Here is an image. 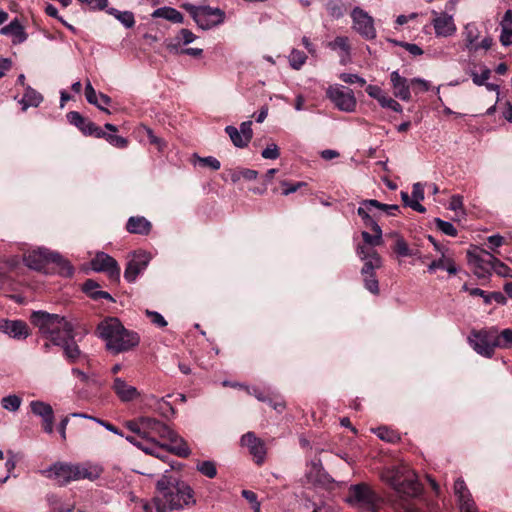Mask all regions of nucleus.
I'll list each match as a JSON object with an SVG mask.
<instances>
[{"label":"nucleus","mask_w":512,"mask_h":512,"mask_svg":"<svg viewBox=\"0 0 512 512\" xmlns=\"http://www.w3.org/2000/svg\"><path fill=\"white\" fill-rule=\"evenodd\" d=\"M31 323L53 345L63 348L64 355L69 362L74 363L79 359L81 351L74 338L73 326L64 317L58 314L36 311L31 315Z\"/></svg>","instance_id":"nucleus-1"},{"label":"nucleus","mask_w":512,"mask_h":512,"mask_svg":"<svg viewBox=\"0 0 512 512\" xmlns=\"http://www.w3.org/2000/svg\"><path fill=\"white\" fill-rule=\"evenodd\" d=\"M158 494L153 499V504L143 503L145 512H166L181 510L186 506L194 505V491L185 482L164 474L157 481Z\"/></svg>","instance_id":"nucleus-2"},{"label":"nucleus","mask_w":512,"mask_h":512,"mask_svg":"<svg viewBox=\"0 0 512 512\" xmlns=\"http://www.w3.org/2000/svg\"><path fill=\"white\" fill-rule=\"evenodd\" d=\"M97 332L105 340L107 349L114 353L127 351L139 343L137 333L125 329L121 322L114 317L101 321L97 326Z\"/></svg>","instance_id":"nucleus-3"},{"label":"nucleus","mask_w":512,"mask_h":512,"mask_svg":"<svg viewBox=\"0 0 512 512\" xmlns=\"http://www.w3.org/2000/svg\"><path fill=\"white\" fill-rule=\"evenodd\" d=\"M27 267L37 271L47 272L50 264L55 265L60 275L70 277L74 273L73 267L60 254L45 248H38L26 254L23 258Z\"/></svg>","instance_id":"nucleus-4"},{"label":"nucleus","mask_w":512,"mask_h":512,"mask_svg":"<svg viewBox=\"0 0 512 512\" xmlns=\"http://www.w3.org/2000/svg\"><path fill=\"white\" fill-rule=\"evenodd\" d=\"M347 501L353 507L365 512H376L381 504V498L364 483L352 485L349 488Z\"/></svg>","instance_id":"nucleus-5"},{"label":"nucleus","mask_w":512,"mask_h":512,"mask_svg":"<svg viewBox=\"0 0 512 512\" xmlns=\"http://www.w3.org/2000/svg\"><path fill=\"white\" fill-rule=\"evenodd\" d=\"M183 7L190 13L196 24L204 30L219 25L225 17V13L218 8L194 6L192 4H184Z\"/></svg>","instance_id":"nucleus-6"},{"label":"nucleus","mask_w":512,"mask_h":512,"mask_svg":"<svg viewBox=\"0 0 512 512\" xmlns=\"http://www.w3.org/2000/svg\"><path fill=\"white\" fill-rule=\"evenodd\" d=\"M468 342L481 356L491 358L494 355L491 327L473 330L468 337Z\"/></svg>","instance_id":"nucleus-7"},{"label":"nucleus","mask_w":512,"mask_h":512,"mask_svg":"<svg viewBox=\"0 0 512 512\" xmlns=\"http://www.w3.org/2000/svg\"><path fill=\"white\" fill-rule=\"evenodd\" d=\"M326 95L339 110L344 112L355 111L357 101L351 89L343 86H330Z\"/></svg>","instance_id":"nucleus-8"},{"label":"nucleus","mask_w":512,"mask_h":512,"mask_svg":"<svg viewBox=\"0 0 512 512\" xmlns=\"http://www.w3.org/2000/svg\"><path fill=\"white\" fill-rule=\"evenodd\" d=\"M352 28L366 40L376 37L374 19L360 7H355L351 12Z\"/></svg>","instance_id":"nucleus-9"},{"label":"nucleus","mask_w":512,"mask_h":512,"mask_svg":"<svg viewBox=\"0 0 512 512\" xmlns=\"http://www.w3.org/2000/svg\"><path fill=\"white\" fill-rule=\"evenodd\" d=\"M92 269L96 272H104L112 282L120 280V267L117 261L104 252H98L91 260Z\"/></svg>","instance_id":"nucleus-10"},{"label":"nucleus","mask_w":512,"mask_h":512,"mask_svg":"<svg viewBox=\"0 0 512 512\" xmlns=\"http://www.w3.org/2000/svg\"><path fill=\"white\" fill-rule=\"evenodd\" d=\"M150 255L144 251L134 252L128 260L124 271V278L128 282H134L139 274H141L148 266Z\"/></svg>","instance_id":"nucleus-11"},{"label":"nucleus","mask_w":512,"mask_h":512,"mask_svg":"<svg viewBox=\"0 0 512 512\" xmlns=\"http://www.w3.org/2000/svg\"><path fill=\"white\" fill-rule=\"evenodd\" d=\"M144 440L167 439L172 435V429L165 423L151 417H144Z\"/></svg>","instance_id":"nucleus-12"},{"label":"nucleus","mask_w":512,"mask_h":512,"mask_svg":"<svg viewBox=\"0 0 512 512\" xmlns=\"http://www.w3.org/2000/svg\"><path fill=\"white\" fill-rule=\"evenodd\" d=\"M241 444L248 448L257 465H261L264 462L266 456L265 443L255 433L247 432L244 434L241 438Z\"/></svg>","instance_id":"nucleus-13"},{"label":"nucleus","mask_w":512,"mask_h":512,"mask_svg":"<svg viewBox=\"0 0 512 512\" xmlns=\"http://www.w3.org/2000/svg\"><path fill=\"white\" fill-rule=\"evenodd\" d=\"M357 254L362 260L365 261L361 273L363 275H375V269H378L382 265V259L380 255L372 248H368L364 245L357 247Z\"/></svg>","instance_id":"nucleus-14"},{"label":"nucleus","mask_w":512,"mask_h":512,"mask_svg":"<svg viewBox=\"0 0 512 512\" xmlns=\"http://www.w3.org/2000/svg\"><path fill=\"white\" fill-rule=\"evenodd\" d=\"M30 408L34 415L42 418L44 431L51 434L53 432L54 425V412L52 406L46 402L36 400L30 402Z\"/></svg>","instance_id":"nucleus-15"},{"label":"nucleus","mask_w":512,"mask_h":512,"mask_svg":"<svg viewBox=\"0 0 512 512\" xmlns=\"http://www.w3.org/2000/svg\"><path fill=\"white\" fill-rule=\"evenodd\" d=\"M454 493L457 496L461 512H477L475 502L463 479L458 478L455 481Z\"/></svg>","instance_id":"nucleus-16"},{"label":"nucleus","mask_w":512,"mask_h":512,"mask_svg":"<svg viewBox=\"0 0 512 512\" xmlns=\"http://www.w3.org/2000/svg\"><path fill=\"white\" fill-rule=\"evenodd\" d=\"M74 480L94 481L100 477L103 472V468L99 464L84 462L73 464Z\"/></svg>","instance_id":"nucleus-17"},{"label":"nucleus","mask_w":512,"mask_h":512,"mask_svg":"<svg viewBox=\"0 0 512 512\" xmlns=\"http://www.w3.org/2000/svg\"><path fill=\"white\" fill-rule=\"evenodd\" d=\"M111 389L122 402H131L140 396L136 387L129 385L124 379L115 377Z\"/></svg>","instance_id":"nucleus-18"},{"label":"nucleus","mask_w":512,"mask_h":512,"mask_svg":"<svg viewBox=\"0 0 512 512\" xmlns=\"http://www.w3.org/2000/svg\"><path fill=\"white\" fill-rule=\"evenodd\" d=\"M47 477L54 479L59 485H66L74 480L73 464L56 463L48 471Z\"/></svg>","instance_id":"nucleus-19"},{"label":"nucleus","mask_w":512,"mask_h":512,"mask_svg":"<svg viewBox=\"0 0 512 512\" xmlns=\"http://www.w3.org/2000/svg\"><path fill=\"white\" fill-rule=\"evenodd\" d=\"M435 18L432 20V24L435 29L437 36L448 37L455 33L456 26L451 15L447 13H440L433 11Z\"/></svg>","instance_id":"nucleus-20"},{"label":"nucleus","mask_w":512,"mask_h":512,"mask_svg":"<svg viewBox=\"0 0 512 512\" xmlns=\"http://www.w3.org/2000/svg\"><path fill=\"white\" fill-rule=\"evenodd\" d=\"M390 80L394 96L402 101H409L411 99L410 82L398 71H393L390 74Z\"/></svg>","instance_id":"nucleus-21"},{"label":"nucleus","mask_w":512,"mask_h":512,"mask_svg":"<svg viewBox=\"0 0 512 512\" xmlns=\"http://www.w3.org/2000/svg\"><path fill=\"white\" fill-rule=\"evenodd\" d=\"M412 472L413 471L407 465L401 464L386 469L383 472L382 477L389 485L395 488L399 487L402 481H404V479Z\"/></svg>","instance_id":"nucleus-22"},{"label":"nucleus","mask_w":512,"mask_h":512,"mask_svg":"<svg viewBox=\"0 0 512 512\" xmlns=\"http://www.w3.org/2000/svg\"><path fill=\"white\" fill-rule=\"evenodd\" d=\"M398 493L407 497H416L421 493V484L416 479L414 472L409 474L399 487L394 488Z\"/></svg>","instance_id":"nucleus-23"},{"label":"nucleus","mask_w":512,"mask_h":512,"mask_svg":"<svg viewBox=\"0 0 512 512\" xmlns=\"http://www.w3.org/2000/svg\"><path fill=\"white\" fill-rule=\"evenodd\" d=\"M494 350L512 348V329L506 328L500 331L497 327H491Z\"/></svg>","instance_id":"nucleus-24"},{"label":"nucleus","mask_w":512,"mask_h":512,"mask_svg":"<svg viewBox=\"0 0 512 512\" xmlns=\"http://www.w3.org/2000/svg\"><path fill=\"white\" fill-rule=\"evenodd\" d=\"M152 225L143 216H132L128 219L126 229L129 233L148 235L151 231Z\"/></svg>","instance_id":"nucleus-25"},{"label":"nucleus","mask_w":512,"mask_h":512,"mask_svg":"<svg viewBox=\"0 0 512 512\" xmlns=\"http://www.w3.org/2000/svg\"><path fill=\"white\" fill-rule=\"evenodd\" d=\"M0 34L12 36L13 43L15 44L22 43L27 39V34L24 31V27L21 25L18 19H14L8 25L2 27Z\"/></svg>","instance_id":"nucleus-26"},{"label":"nucleus","mask_w":512,"mask_h":512,"mask_svg":"<svg viewBox=\"0 0 512 512\" xmlns=\"http://www.w3.org/2000/svg\"><path fill=\"white\" fill-rule=\"evenodd\" d=\"M167 440L170 441V445L166 446L167 450H169L171 453L186 458L190 455L191 451L189 449L188 444L184 441L183 438L179 437L173 430L171 437H168Z\"/></svg>","instance_id":"nucleus-27"},{"label":"nucleus","mask_w":512,"mask_h":512,"mask_svg":"<svg viewBox=\"0 0 512 512\" xmlns=\"http://www.w3.org/2000/svg\"><path fill=\"white\" fill-rule=\"evenodd\" d=\"M42 101L43 96L41 93L31 86H25L23 97L19 103L22 105V111H26L29 107H38Z\"/></svg>","instance_id":"nucleus-28"},{"label":"nucleus","mask_w":512,"mask_h":512,"mask_svg":"<svg viewBox=\"0 0 512 512\" xmlns=\"http://www.w3.org/2000/svg\"><path fill=\"white\" fill-rule=\"evenodd\" d=\"M100 285L92 280L87 279L83 284V291L93 300H99V299H107L109 301H114L113 297L105 291L99 290Z\"/></svg>","instance_id":"nucleus-29"},{"label":"nucleus","mask_w":512,"mask_h":512,"mask_svg":"<svg viewBox=\"0 0 512 512\" xmlns=\"http://www.w3.org/2000/svg\"><path fill=\"white\" fill-rule=\"evenodd\" d=\"M20 264L18 256H9L0 258V282H4L9 273L16 269Z\"/></svg>","instance_id":"nucleus-30"},{"label":"nucleus","mask_w":512,"mask_h":512,"mask_svg":"<svg viewBox=\"0 0 512 512\" xmlns=\"http://www.w3.org/2000/svg\"><path fill=\"white\" fill-rule=\"evenodd\" d=\"M470 295L482 297L485 304H490L492 301H495L498 304L504 305L507 302L506 297L501 292L486 293L480 288L471 289Z\"/></svg>","instance_id":"nucleus-31"},{"label":"nucleus","mask_w":512,"mask_h":512,"mask_svg":"<svg viewBox=\"0 0 512 512\" xmlns=\"http://www.w3.org/2000/svg\"><path fill=\"white\" fill-rule=\"evenodd\" d=\"M373 231V234H370L366 231H363L361 233V236L364 241V246L369 245L373 249L375 246H379L382 244V229L379 225H374L370 227Z\"/></svg>","instance_id":"nucleus-32"},{"label":"nucleus","mask_w":512,"mask_h":512,"mask_svg":"<svg viewBox=\"0 0 512 512\" xmlns=\"http://www.w3.org/2000/svg\"><path fill=\"white\" fill-rule=\"evenodd\" d=\"M492 263V270L499 276L512 278V269L489 252H485Z\"/></svg>","instance_id":"nucleus-33"},{"label":"nucleus","mask_w":512,"mask_h":512,"mask_svg":"<svg viewBox=\"0 0 512 512\" xmlns=\"http://www.w3.org/2000/svg\"><path fill=\"white\" fill-rule=\"evenodd\" d=\"M225 132L229 135L232 143L238 148L246 147L251 139L243 135L239 130L234 126H227L225 128Z\"/></svg>","instance_id":"nucleus-34"},{"label":"nucleus","mask_w":512,"mask_h":512,"mask_svg":"<svg viewBox=\"0 0 512 512\" xmlns=\"http://www.w3.org/2000/svg\"><path fill=\"white\" fill-rule=\"evenodd\" d=\"M68 121L76 126L83 134H87V132H90L88 127L89 124H92V121L87 120L84 118L79 112L77 111H71L67 114Z\"/></svg>","instance_id":"nucleus-35"},{"label":"nucleus","mask_w":512,"mask_h":512,"mask_svg":"<svg viewBox=\"0 0 512 512\" xmlns=\"http://www.w3.org/2000/svg\"><path fill=\"white\" fill-rule=\"evenodd\" d=\"M8 335L16 339H25L29 335L27 324L20 320H11Z\"/></svg>","instance_id":"nucleus-36"},{"label":"nucleus","mask_w":512,"mask_h":512,"mask_svg":"<svg viewBox=\"0 0 512 512\" xmlns=\"http://www.w3.org/2000/svg\"><path fill=\"white\" fill-rule=\"evenodd\" d=\"M153 16L162 17L173 23H181L183 21V15L178 10L170 7L157 9Z\"/></svg>","instance_id":"nucleus-37"},{"label":"nucleus","mask_w":512,"mask_h":512,"mask_svg":"<svg viewBox=\"0 0 512 512\" xmlns=\"http://www.w3.org/2000/svg\"><path fill=\"white\" fill-rule=\"evenodd\" d=\"M369 200H363L361 203H360V206L358 207L357 209V214L362 218L364 224L367 226V227H372L374 225H378L376 220L369 215V211H371L373 207V205H369L367 204Z\"/></svg>","instance_id":"nucleus-38"},{"label":"nucleus","mask_w":512,"mask_h":512,"mask_svg":"<svg viewBox=\"0 0 512 512\" xmlns=\"http://www.w3.org/2000/svg\"><path fill=\"white\" fill-rule=\"evenodd\" d=\"M485 252L486 251H483L482 255L476 256L474 259L476 268L480 270L475 271V274L478 277H483L486 273H489L490 270H492V263L489 262V257Z\"/></svg>","instance_id":"nucleus-39"},{"label":"nucleus","mask_w":512,"mask_h":512,"mask_svg":"<svg viewBox=\"0 0 512 512\" xmlns=\"http://www.w3.org/2000/svg\"><path fill=\"white\" fill-rule=\"evenodd\" d=\"M164 447L165 445H160L157 440H146V442L141 441L140 446L138 448L145 452L146 454L153 455L157 458L163 459L159 451Z\"/></svg>","instance_id":"nucleus-40"},{"label":"nucleus","mask_w":512,"mask_h":512,"mask_svg":"<svg viewBox=\"0 0 512 512\" xmlns=\"http://www.w3.org/2000/svg\"><path fill=\"white\" fill-rule=\"evenodd\" d=\"M307 55L298 49H292L288 56V61L294 70H300L302 66L306 63Z\"/></svg>","instance_id":"nucleus-41"},{"label":"nucleus","mask_w":512,"mask_h":512,"mask_svg":"<svg viewBox=\"0 0 512 512\" xmlns=\"http://www.w3.org/2000/svg\"><path fill=\"white\" fill-rule=\"evenodd\" d=\"M375 433L381 440L388 443H396L400 440V435L396 431L385 426L377 428Z\"/></svg>","instance_id":"nucleus-42"},{"label":"nucleus","mask_w":512,"mask_h":512,"mask_svg":"<svg viewBox=\"0 0 512 512\" xmlns=\"http://www.w3.org/2000/svg\"><path fill=\"white\" fill-rule=\"evenodd\" d=\"M393 250L401 257H407L414 255L413 250L408 247L407 242L401 236H396V240L393 246Z\"/></svg>","instance_id":"nucleus-43"},{"label":"nucleus","mask_w":512,"mask_h":512,"mask_svg":"<svg viewBox=\"0 0 512 512\" xmlns=\"http://www.w3.org/2000/svg\"><path fill=\"white\" fill-rule=\"evenodd\" d=\"M85 97H86V100L90 104L95 105L98 109H100L108 114L110 113V111L108 109L104 108L99 103L97 93L89 81L86 83V86H85Z\"/></svg>","instance_id":"nucleus-44"},{"label":"nucleus","mask_w":512,"mask_h":512,"mask_svg":"<svg viewBox=\"0 0 512 512\" xmlns=\"http://www.w3.org/2000/svg\"><path fill=\"white\" fill-rule=\"evenodd\" d=\"M22 403V400L17 395H8L3 397L1 400V405L5 410L16 412Z\"/></svg>","instance_id":"nucleus-45"},{"label":"nucleus","mask_w":512,"mask_h":512,"mask_svg":"<svg viewBox=\"0 0 512 512\" xmlns=\"http://www.w3.org/2000/svg\"><path fill=\"white\" fill-rule=\"evenodd\" d=\"M197 470L208 478H214L217 475V468L213 461H202L196 466Z\"/></svg>","instance_id":"nucleus-46"},{"label":"nucleus","mask_w":512,"mask_h":512,"mask_svg":"<svg viewBox=\"0 0 512 512\" xmlns=\"http://www.w3.org/2000/svg\"><path fill=\"white\" fill-rule=\"evenodd\" d=\"M434 223L436 225V228L440 230L445 235L455 237L457 236V229L453 226L452 223L448 221H444L440 218H435Z\"/></svg>","instance_id":"nucleus-47"},{"label":"nucleus","mask_w":512,"mask_h":512,"mask_svg":"<svg viewBox=\"0 0 512 512\" xmlns=\"http://www.w3.org/2000/svg\"><path fill=\"white\" fill-rule=\"evenodd\" d=\"M111 14H114L116 16V18L126 27V28H131L134 23H135V20H134V15L132 12H129V11H125V12H119L115 9H112V11L110 12Z\"/></svg>","instance_id":"nucleus-48"},{"label":"nucleus","mask_w":512,"mask_h":512,"mask_svg":"<svg viewBox=\"0 0 512 512\" xmlns=\"http://www.w3.org/2000/svg\"><path fill=\"white\" fill-rule=\"evenodd\" d=\"M329 47L333 50L340 49L348 55L350 53L349 38L345 36H338L329 43Z\"/></svg>","instance_id":"nucleus-49"},{"label":"nucleus","mask_w":512,"mask_h":512,"mask_svg":"<svg viewBox=\"0 0 512 512\" xmlns=\"http://www.w3.org/2000/svg\"><path fill=\"white\" fill-rule=\"evenodd\" d=\"M72 416L92 419V420L96 421L97 423H99L100 425H102L103 427H105L108 431H110L116 435L123 436L122 432L116 426H114L113 424H111L107 421L97 419V418H94L91 416H87L86 414H82V413H73Z\"/></svg>","instance_id":"nucleus-50"},{"label":"nucleus","mask_w":512,"mask_h":512,"mask_svg":"<svg viewBox=\"0 0 512 512\" xmlns=\"http://www.w3.org/2000/svg\"><path fill=\"white\" fill-rule=\"evenodd\" d=\"M365 288L374 295L379 294V282L375 275H363Z\"/></svg>","instance_id":"nucleus-51"},{"label":"nucleus","mask_w":512,"mask_h":512,"mask_svg":"<svg viewBox=\"0 0 512 512\" xmlns=\"http://www.w3.org/2000/svg\"><path fill=\"white\" fill-rule=\"evenodd\" d=\"M144 417H140L137 420H131L126 422V427L133 433L139 435L142 439H144V429H143Z\"/></svg>","instance_id":"nucleus-52"},{"label":"nucleus","mask_w":512,"mask_h":512,"mask_svg":"<svg viewBox=\"0 0 512 512\" xmlns=\"http://www.w3.org/2000/svg\"><path fill=\"white\" fill-rule=\"evenodd\" d=\"M367 204L373 205L374 208L380 209V210L386 212L388 215H392V216L395 215V211L399 210L398 205L383 204L374 199H369Z\"/></svg>","instance_id":"nucleus-53"},{"label":"nucleus","mask_w":512,"mask_h":512,"mask_svg":"<svg viewBox=\"0 0 512 512\" xmlns=\"http://www.w3.org/2000/svg\"><path fill=\"white\" fill-rule=\"evenodd\" d=\"M383 108H389L395 112H402V106L393 98L389 97L388 95H385L380 99L379 103Z\"/></svg>","instance_id":"nucleus-54"},{"label":"nucleus","mask_w":512,"mask_h":512,"mask_svg":"<svg viewBox=\"0 0 512 512\" xmlns=\"http://www.w3.org/2000/svg\"><path fill=\"white\" fill-rule=\"evenodd\" d=\"M340 79L347 83V84H359L360 86H364L366 84V80L362 77H360L357 74H351V73H342L340 75Z\"/></svg>","instance_id":"nucleus-55"},{"label":"nucleus","mask_w":512,"mask_h":512,"mask_svg":"<svg viewBox=\"0 0 512 512\" xmlns=\"http://www.w3.org/2000/svg\"><path fill=\"white\" fill-rule=\"evenodd\" d=\"M106 141L117 148H125L128 145L126 138L111 133H108Z\"/></svg>","instance_id":"nucleus-56"},{"label":"nucleus","mask_w":512,"mask_h":512,"mask_svg":"<svg viewBox=\"0 0 512 512\" xmlns=\"http://www.w3.org/2000/svg\"><path fill=\"white\" fill-rule=\"evenodd\" d=\"M146 315L150 318L151 322L154 325L161 327V328L167 326V321L164 319V317L160 313L155 312V311L146 310Z\"/></svg>","instance_id":"nucleus-57"},{"label":"nucleus","mask_w":512,"mask_h":512,"mask_svg":"<svg viewBox=\"0 0 512 512\" xmlns=\"http://www.w3.org/2000/svg\"><path fill=\"white\" fill-rule=\"evenodd\" d=\"M248 393L253 395L257 400L261 402H266L268 404H272V398L265 394V392L259 387H253L248 389Z\"/></svg>","instance_id":"nucleus-58"},{"label":"nucleus","mask_w":512,"mask_h":512,"mask_svg":"<svg viewBox=\"0 0 512 512\" xmlns=\"http://www.w3.org/2000/svg\"><path fill=\"white\" fill-rule=\"evenodd\" d=\"M499 40L505 47L512 45V28L501 27V35Z\"/></svg>","instance_id":"nucleus-59"},{"label":"nucleus","mask_w":512,"mask_h":512,"mask_svg":"<svg viewBox=\"0 0 512 512\" xmlns=\"http://www.w3.org/2000/svg\"><path fill=\"white\" fill-rule=\"evenodd\" d=\"M281 185L284 187L283 195H289L298 191L301 187L306 186L305 182H297L290 184L287 181H282Z\"/></svg>","instance_id":"nucleus-60"},{"label":"nucleus","mask_w":512,"mask_h":512,"mask_svg":"<svg viewBox=\"0 0 512 512\" xmlns=\"http://www.w3.org/2000/svg\"><path fill=\"white\" fill-rule=\"evenodd\" d=\"M265 159H277L279 157V149L276 144L268 145L261 153Z\"/></svg>","instance_id":"nucleus-61"},{"label":"nucleus","mask_w":512,"mask_h":512,"mask_svg":"<svg viewBox=\"0 0 512 512\" xmlns=\"http://www.w3.org/2000/svg\"><path fill=\"white\" fill-rule=\"evenodd\" d=\"M410 86H412L416 92L418 91H428L430 89V84L428 81L421 78H413L410 81Z\"/></svg>","instance_id":"nucleus-62"},{"label":"nucleus","mask_w":512,"mask_h":512,"mask_svg":"<svg viewBox=\"0 0 512 512\" xmlns=\"http://www.w3.org/2000/svg\"><path fill=\"white\" fill-rule=\"evenodd\" d=\"M367 94L371 97L376 99L380 103V99L384 97L386 94L383 92V90L376 85H368L366 87Z\"/></svg>","instance_id":"nucleus-63"},{"label":"nucleus","mask_w":512,"mask_h":512,"mask_svg":"<svg viewBox=\"0 0 512 512\" xmlns=\"http://www.w3.org/2000/svg\"><path fill=\"white\" fill-rule=\"evenodd\" d=\"M490 70L488 68H485L481 75H478L476 72H472L471 73V76H472V80L474 82V84L478 85V86H481L485 83L486 80L489 79L490 77Z\"/></svg>","instance_id":"nucleus-64"}]
</instances>
